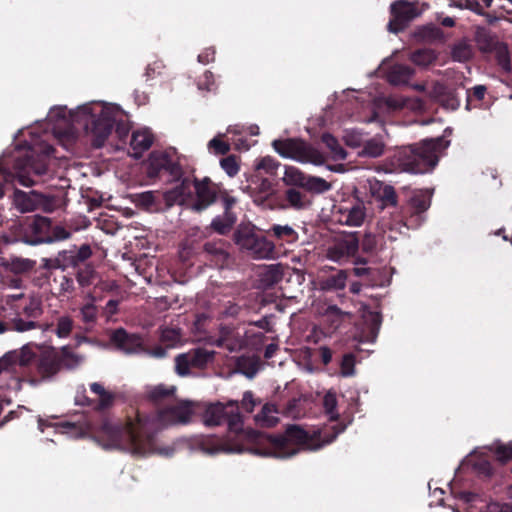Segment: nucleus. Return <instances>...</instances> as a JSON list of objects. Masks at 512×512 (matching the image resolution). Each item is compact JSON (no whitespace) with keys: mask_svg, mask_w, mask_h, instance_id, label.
<instances>
[{"mask_svg":"<svg viewBox=\"0 0 512 512\" xmlns=\"http://www.w3.org/2000/svg\"><path fill=\"white\" fill-rule=\"evenodd\" d=\"M198 89L207 93H218V84L214 74L211 71H205L197 82Z\"/></svg>","mask_w":512,"mask_h":512,"instance_id":"49530a36","label":"nucleus"},{"mask_svg":"<svg viewBox=\"0 0 512 512\" xmlns=\"http://www.w3.org/2000/svg\"><path fill=\"white\" fill-rule=\"evenodd\" d=\"M83 361V357L71 351L69 346L60 349L24 345L7 352L0 358V386L17 389L21 381L36 384L50 381L62 368L73 370Z\"/></svg>","mask_w":512,"mask_h":512,"instance_id":"f03ea898","label":"nucleus"},{"mask_svg":"<svg viewBox=\"0 0 512 512\" xmlns=\"http://www.w3.org/2000/svg\"><path fill=\"white\" fill-rule=\"evenodd\" d=\"M215 351L202 347L189 350L187 353L179 354L175 358V369L180 376H186L191 368H204L208 363L213 362Z\"/></svg>","mask_w":512,"mask_h":512,"instance_id":"f3484780","label":"nucleus"},{"mask_svg":"<svg viewBox=\"0 0 512 512\" xmlns=\"http://www.w3.org/2000/svg\"><path fill=\"white\" fill-rule=\"evenodd\" d=\"M418 35L426 41H442L444 39V32L437 26L427 25L423 26Z\"/></svg>","mask_w":512,"mask_h":512,"instance_id":"8fccbe9b","label":"nucleus"},{"mask_svg":"<svg viewBox=\"0 0 512 512\" xmlns=\"http://www.w3.org/2000/svg\"><path fill=\"white\" fill-rule=\"evenodd\" d=\"M250 308L248 300L241 297L237 299V302H227L222 313L227 317L235 318L240 316L244 310H249Z\"/></svg>","mask_w":512,"mask_h":512,"instance_id":"c03bdc74","label":"nucleus"},{"mask_svg":"<svg viewBox=\"0 0 512 512\" xmlns=\"http://www.w3.org/2000/svg\"><path fill=\"white\" fill-rule=\"evenodd\" d=\"M13 168L15 173L10 172L0 163V199L5 196L6 191L11 188L16 179L23 186H33L36 180L31 178L30 172L33 170L36 176H40L47 171L46 165L43 164L35 168L32 156L29 155L16 158Z\"/></svg>","mask_w":512,"mask_h":512,"instance_id":"9d476101","label":"nucleus"},{"mask_svg":"<svg viewBox=\"0 0 512 512\" xmlns=\"http://www.w3.org/2000/svg\"><path fill=\"white\" fill-rule=\"evenodd\" d=\"M438 54L431 48H420L414 50L409 59L417 66L427 67L437 60Z\"/></svg>","mask_w":512,"mask_h":512,"instance_id":"72a5a7b5","label":"nucleus"},{"mask_svg":"<svg viewBox=\"0 0 512 512\" xmlns=\"http://www.w3.org/2000/svg\"><path fill=\"white\" fill-rule=\"evenodd\" d=\"M27 295L28 294L22 291L11 294H5L2 297V303L6 308L13 310L14 308H16V305H19L21 302L25 301Z\"/></svg>","mask_w":512,"mask_h":512,"instance_id":"4d7b16f0","label":"nucleus"},{"mask_svg":"<svg viewBox=\"0 0 512 512\" xmlns=\"http://www.w3.org/2000/svg\"><path fill=\"white\" fill-rule=\"evenodd\" d=\"M194 414L191 401L172 402L155 413L135 411L123 423L104 420L97 433V440L105 448H115L134 456H146L156 451V432L166 426L186 425Z\"/></svg>","mask_w":512,"mask_h":512,"instance_id":"f257e3e1","label":"nucleus"},{"mask_svg":"<svg viewBox=\"0 0 512 512\" xmlns=\"http://www.w3.org/2000/svg\"><path fill=\"white\" fill-rule=\"evenodd\" d=\"M340 374L343 377H350L355 374V355L344 354L340 362Z\"/></svg>","mask_w":512,"mask_h":512,"instance_id":"864d4df0","label":"nucleus"},{"mask_svg":"<svg viewBox=\"0 0 512 512\" xmlns=\"http://www.w3.org/2000/svg\"><path fill=\"white\" fill-rule=\"evenodd\" d=\"M173 193L180 202L189 201L191 203L194 198V180L184 178L181 183L174 188Z\"/></svg>","mask_w":512,"mask_h":512,"instance_id":"ea45409f","label":"nucleus"},{"mask_svg":"<svg viewBox=\"0 0 512 512\" xmlns=\"http://www.w3.org/2000/svg\"><path fill=\"white\" fill-rule=\"evenodd\" d=\"M239 402L230 400L226 403L209 404L203 413L206 426H218L226 423L230 432L239 434L243 431V415L239 411Z\"/></svg>","mask_w":512,"mask_h":512,"instance_id":"1a4fd4ad","label":"nucleus"},{"mask_svg":"<svg viewBox=\"0 0 512 512\" xmlns=\"http://www.w3.org/2000/svg\"><path fill=\"white\" fill-rule=\"evenodd\" d=\"M446 134H451L450 128H446L442 136L426 138L418 143L400 147L392 157V165L401 172L413 174L432 171L450 145V141L446 140Z\"/></svg>","mask_w":512,"mask_h":512,"instance_id":"39448f33","label":"nucleus"},{"mask_svg":"<svg viewBox=\"0 0 512 512\" xmlns=\"http://www.w3.org/2000/svg\"><path fill=\"white\" fill-rule=\"evenodd\" d=\"M254 190H258L262 194L269 195L273 192V183L270 179L260 176L256 184H253Z\"/></svg>","mask_w":512,"mask_h":512,"instance_id":"338daca9","label":"nucleus"},{"mask_svg":"<svg viewBox=\"0 0 512 512\" xmlns=\"http://www.w3.org/2000/svg\"><path fill=\"white\" fill-rule=\"evenodd\" d=\"M201 255L210 263V266L223 268L229 258L227 242L222 239L207 241L203 244Z\"/></svg>","mask_w":512,"mask_h":512,"instance_id":"b1692460","label":"nucleus"},{"mask_svg":"<svg viewBox=\"0 0 512 512\" xmlns=\"http://www.w3.org/2000/svg\"><path fill=\"white\" fill-rule=\"evenodd\" d=\"M16 231L19 240L29 245L54 243L71 237V231L63 225L39 215L20 222Z\"/></svg>","mask_w":512,"mask_h":512,"instance_id":"0eeeda50","label":"nucleus"},{"mask_svg":"<svg viewBox=\"0 0 512 512\" xmlns=\"http://www.w3.org/2000/svg\"><path fill=\"white\" fill-rule=\"evenodd\" d=\"M474 469L484 477H490L493 474L491 462L484 458H480L474 463Z\"/></svg>","mask_w":512,"mask_h":512,"instance_id":"e2e57ef3","label":"nucleus"},{"mask_svg":"<svg viewBox=\"0 0 512 512\" xmlns=\"http://www.w3.org/2000/svg\"><path fill=\"white\" fill-rule=\"evenodd\" d=\"M347 277L348 275L346 270H339L336 274H332L325 279L323 288L327 290L344 289Z\"/></svg>","mask_w":512,"mask_h":512,"instance_id":"37998d69","label":"nucleus"},{"mask_svg":"<svg viewBox=\"0 0 512 512\" xmlns=\"http://www.w3.org/2000/svg\"><path fill=\"white\" fill-rule=\"evenodd\" d=\"M379 198L383 206H395L397 203V194L391 185H384L380 189Z\"/></svg>","mask_w":512,"mask_h":512,"instance_id":"5fc2aeb1","label":"nucleus"},{"mask_svg":"<svg viewBox=\"0 0 512 512\" xmlns=\"http://www.w3.org/2000/svg\"><path fill=\"white\" fill-rule=\"evenodd\" d=\"M419 1L397 0L390 5L391 19L388 22V31L398 33L420 16L423 9L418 8Z\"/></svg>","mask_w":512,"mask_h":512,"instance_id":"f8f14e48","label":"nucleus"},{"mask_svg":"<svg viewBox=\"0 0 512 512\" xmlns=\"http://www.w3.org/2000/svg\"><path fill=\"white\" fill-rule=\"evenodd\" d=\"M92 249L89 244H82L79 248L63 250L58 253L55 259H45V268H57L66 271L72 268L74 271L84 264L92 256Z\"/></svg>","mask_w":512,"mask_h":512,"instance_id":"ddd939ff","label":"nucleus"},{"mask_svg":"<svg viewBox=\"0 0 512 512\" xmlns=\"http://www.w3.org/2000/svg\"><path fill=\"white\" fill-rule=\"evenodd\" d=\"M29 149L33 155L36 154L46 157L53 156L55 152V148L53 147V145L43 137L33 139L30 143Z\"/></svg>","mask_w":512,"mask_h":512,"instance_id":"79ce46f5","label":"nucleus"},{"mask_svg":"<svg viewBox=\"0 0 512 512\" xmlns=\"http://www.w3.org/2000/svg\"><path fill=\"white\" fill-rule=\"evenodd\" d=\"M180 339V333L172 328H165L161 333V341L167 343L169 347L174 346Z\"/></svg>","mask_w":512,"mask_h":512,"instance_id":"680f3d73","label":"nucleus"},{"mask_svg":"<svg viewBox=\"0 0 512 512\" xmlns=\"http://www.w3.org/2000/svg\"><path fill=\"white\" fill-rule=\"evenodd\" d=\"M90 390L99 396V401L95 403V409L106 410L110 408L115 400V395L106 391L102 384L94 382L90 385Z\"/></svg>","mask_w":512,"mask_h":512,"instance_id":"473e14b6","label":"nucleus"},{"mask_svg":"<svg viewBox=\"0 0 512 512\" xmlns=\"http://www.w3.org/2000/svg\"><path fill=\"white\" fill-rule=\"evenodd\" d=\"M50 327L57 337L67 338L73 330L74 320L68 315H63L58 317L55 324L52 323Z\"/></svg>","mask_w":512,"mask_h":512,"instance_id":"4c0bfd02","label":"nucleus"},{"mask_svg":"<svg viewBox=\"0 0 512 512\" xmlns=\"http://www.w3.org/2000/svg\"><path fill=\"white\" fill-rule=\"evenodd\" d=\"M236 366L244 375L252 378L258 371V365L249 357L241 356L236 360Z\"/></svg>","mask_w":512,"mask_h":512,"instance_id":"09e8293b","label":"nucleus"},{"mask_svg":"<svg viewBox=\"0 0 512 512\" xmlns=\"http://www.w3.org/2000/svg\"><path fill=\"white\" fill-rule=\"evenodd\" d=\"M377 246L376 237L372 234H365L361 241L362 251L365 253H372Z\"/></svg>","mask_w":512,"mask_h":512,"instance_id":"774afa93","label":"nucleus"},{"mask_svg":"<svg viewBox=\"0 0 512 512\" xmlns=\"http://www.w3.org/2000/svg\"><path fill=\"white\" fill-rule=\"evenodd\" d=\"M236 221L237 216L235 213H223L212 220L210 227L220 235H227L233 229Z\"/></svg>","mask_w":512,"mask_h":512,"instance_id":"7c9ffc66","label":"nucleus"},{"mask_svg":"<svg viewBox=\"0 0 512 512\" xmlns=\"http://www.w3.org/2000/svg\"><path fill=\"white\" fill-rule=\"evenodd\" d=\"M147 173L150 178H157L162 174H167L177 179L181 176L182 169L167 153L153 151L149 155Z\"/></svg>","mask_w":512,"mask_h":512,"instance_id":"aec40b11","label":"nucleus"},{"mask_svg":"<svg viewBox=\"0 0 512 512\" xmlns=\"http://www.w3.org/2000/svg\"><path fill=\"white\" fill-rule=\"evenodd\" d=\"M257 404H259V401L254 398L252 391H245L243 393L241 407L245 412L251 413Z\"/></svg>","mask_w":512,"mask_h":512,"instance_id":"0e129e2a","label":"nucleus"},{"mask_svg":"<svg viewBox=\"0 0 512 512\" xmlns=\"http://www.w3.org/2000/svg\"><path fill=\"white\" fill-rule=\"evenodd\" d=\"M343 140L351 148H359L365 142V134L358 129H347L344 132Z\"/></svg>","mask_w":512,"mask_h":512,"instance_id":"de8ad7c7","label":"nucleus"},{"mask_svg":"<svg viewBox=\"0 0 512 512\" xmlns=\"http://www.w3.org/2000/svg\"><path fill=\"white\" fill-rule=\"evenodd\" d=\"M80 287H88L94 284L97 272L91 263L84 264L73 272Z\"/></svg>","mask_w":512,"mask_h":512,"instance_id":"f704fd0d","label":"nucleus"},{"mask_svg":"<svg viewBox=\"0 0 512 512\" xmlns=\"http://www.w3.org/2000/svg\"><path fill=\"white\" fill-rule=\"evenodd\" d=\"M272 147L281 157L300 163L320 165L324 162L321 152L301 138L275 139Z\"/></svg>","mask_w":512,"mask_h":512,"instance_id":"9b49d317","label":"nucleus"},{"mask_svg":"<svg viewBox=\"0 0 512 512\" xmlns=\"http://www.w3.org/2000/svg\"><path fill=\"white\" fill-rule=\"evenodd\" d=\"M358 235V232H352L336 239L327 249V258L339 263H344L354 258L360 246Z\"/></svg>","mask_w":512,"mask_h":512,"instance_id":"6ab92c4d","label":"nucleus"},{"mask_svg":"<svg viewBox=\"0 0 512 512\" xmlns=\"http://www.w3.org/2000/svg\"><path fill=\"white\" fill-rule=\"evenodd\" d=\"M146 83L151 86L170 88L173 79L170 69L161 59L149 63L144 73Z\"/></svg>","mask_w":512,"mask_h":512,"instance_id":"5701e85b","label":"nucleus"},{"mask_svg":"<svg viewBox=\"0 0 512 512\" xmlns=\"http://www.w3.org/2000/svg\"><path fill=\"white\" fill-rule=\"evenodd\" d=\"M282 180L286 186H290L285 191V200L296 210L311 205L312 201L308 194L320 195L332 189V184L324 178L306 174L295 166H285Z\"/></svg>","mask_w":512,"mask_h":512,"instance_id":"423d86ee","label":"nucleus"},{"mask_svg":"<svg viewBox=\"0 0 512 512\" xmlns=\"http://www.w3.org/2000/svg\"><path fill=\"white\" fill-rule=\"evenodd\" d=\"M218 199L222 202L224 213H233L232 208L237 202L235 197L231 196L226 190L220 189Z\"/></svg>","mask_w":512,"mask_h":512,"instance_id":"052dcab7","label":"nucleus"},{"mask_svg":"<svg viewBox=\"0 0 512 512\" xmlns=\"http://www.w3.org/2000/svg\"><path fill=\"white\" fill-rule=\"evenodd\" d=\"M322 143L330 150L333 156L337 159H346L347 153L344 148L339 144V141L330 133H324L321 137Z\"/></svg>","mask_w":512,"mask_h":512,"instance_id":"a19ab883","label":"nucleus"},{"mask_svg":"<svg viewBox=\"0 0 512 512\" xmlns=\"http://www.w3.org/2000/svg\"><path fill=\"white\" fill-rule=\"evenodd\" d=\"M415 75V69L409 65L395 63L386 71V80L392 86L404 87L411 86L413 90L418 92L426 91L425 83L412 84L411 80Z\"/></svg>","mask_w":512,"mask_h":512,"instance_id":"412c9836","label":"nucleus"},{"mask_svg":"<svg viewBox=\"0 0 512 512\" xmlns=\"http://www.w3.org/2000/svg\"><path fill=\"white\" fill-rule=\"evenodd\" d=\"M15 314L13 319L9 321L0 318V334L8 331L26 332L39 328L38 322L35 320L43 314L42 299L34 293H30L25 301L16 305L12 310Z\"/></svg>","mask_w":512,"mask_h":512,"instance_id":"6e6552de","label":"nucleus"},{"mask_svg":"<svg viewBox=\"0 0 512 512\" xmlns=\"http://www.w3.org/2000/svg\"><path fill=\"white\" fill-rule=\"evenodd\" d=\"M431 205V197L424 193L413 195L401 208V219L408 229L418 228L425 220V213Z\"/></svg>","mask_w":512,"mask_h":512,"instance_id":"2eb2a0df","label":"nucleus"},{"mask_svg":"<svg viewBox=\"0 0 512 512\" xmlns=\"http://www.w3.org/2000/svg\"><path fill=\"white\" fill-rule=\"evenodd\" d=\"M234 240L237 245L250 250L258 258L269 257L274 249L273 243L247 227L237 229L234 233Z\"/></svg>","mask_w":512,"mask_h":512,"instance_id":"dca6fc26","label":"nucleus"},{"mask_svg":"<svg viewBox=\"0 0 512 512\" xmlns=\"http://www.w3.org/2000/svg\"><path fill=\"white\" fill-rule=\"evenodd\" d=\"M267 233L277 241L288 244L295 243L298 240V233L289 225L274 224Z\"/></svg>","mask_w":512,"mask_h":512,"instance_id":"2f4dec72","label":"nucleus"},{"mask_svg":"<svg viewBox=\"0 0 512 512\" xmlns=\"http://www.w3.org/2000/svg\"><path fill=\"white\" fill-rule=\"evenodd\" d=\"M220 187L213 183L210 178L205 177L202 180L194 178L195 196L189 207L192 211L202 212L218 199Z\"/></svg>","mask_w":512,"mask_h":512,"instance_id":"a211bd4d","label":"nucleus"},{"mask_svg":"<svg viewBox=\"0 0 512 512\" xmlns=\"http://www.w3.org/2000/svg\"><path fill=\"white\" fill-rule=\"evenodd\" d=\"M153 144V135L147 131H135L132 133L130 146L133 150V157L139 159L143 152L148 150Z\"/></svg>","mask_w":512,"mask_h":512,"instance_id":"c85d7f7f","label":"nucleus"},{"mask_svg":"<svg viewBox=\"0 0 512 512\" xmlns=\"http://www.w3.org/2000/svg\"><path fill=\"white\" fill-rule=\"evenodd\" d=\"M454 61L465 62L473 56V46L466 40L455 43L451 50Z\"/></svg>","mask_w":512,"mask_h":512,"instance_id":"58836bf2","label":"nucleus"},{"mask_svg":"<svg viewBox=\"0 0 512 512\" xmlns=\"http://www.w3.org/2000/svg\"><path fill=\"white\" fill-rule=\"evenodd\" d=\"M323 407L325 409L326 414L329 415L330 420L337 421L339 418V414L336 411L337 408V398L336 394L333 392H327L323 398Z\"/></svg>","mask_w":512,"mask_h":512,"instance_id":"3c124183","label":"nucleus"},{"mask_svg":"<svg viewBox=\"0 0 512 512\" xmlns=\"http://www.w3.org/2000/svg\"><path fill=\"white\" fill-rule=\"evenodd\" d=\"M235 334H237L234 330V328L229 326H221L219 329V335L218 337L213 341V344L215 346H222L225 341L227 342L228 339L233 337Z\"/></svg>","mask_w":512,"mask_h":512,"instance_id":"69168bd1","label":"nucleus"},{"mask_svg":"<svg viewBox=\"0 0 512 512\" xmlns=\"http://www.w3.org/2000/svg\"><path fill=\"white\" fill-rule=\"evenodd\" d=\"M343 429V427L332 426L329 431H317L309 435L300 426L289 425L283 434L267 435L268 447L258 448L255 453L261 456L287 458L297 454L301 448L315 451L332 443Z\"/></svg>","mask_w":512,"mask_h":512,"instance_id":"20e7f679","label":"nucleus"},{"mask_svg":"<svg viewBox=\"0 0 512 512\" xmlns=\"http://www.w3.org/2000/svg\"><path fill=\"white\" fill-rule=\"evenodd\" d=\"M111 343L126 354L147 352L144 340L139 334L128 333L124 328L115 329L110 336Z\"/></svg>","mask_w":512,"mask_h":512,"instance_id":"4be33fe9","label":"nucleus"},{"mask_svg":"<svg viewBox=\"0 0 512 512\" xmlns=\"http://www.w3.org/2000/svg\"><path fill=\"white\" fill-rule=\"evenodd\" d=\"M73 122L85 130L94 148L103 147L114 128L122 142L126 141L130 132L120 106L104 101H91L79 106L73 115Z\"/></svg>","mask_w":512,"mask_h":512,"instance_id":"7ed1b4c3","label":"nucleus"},{"mask_svg":"<svg viewBox=\"0 0 512 512\" xmlns=\"http://www.w3.org/2000/svg\"><path fill=\"white\" fill-rule=\"evenodd\" d=\"M176 387L159 384L147 391V399L157 407H167L175 400Z\"/></svg>","mask_w":512,"mask_h":512,"instance_id":"bb28decb","label":"nucleus"},{"mask_svg":"<svg viewBox=\"0 0 512 512\" xmlns=\"http://www.w3.org/2000/svg\"><path fill=\"white\" fill-rule=\"evenodd\" d=\"M385 150L384 142L379 138L366 139L362 145L359 156L377 158L380 157Z\"/></svg>","mask_w":512,"mask_h":512,"instance_id":"e433bc0d","label":"nucleus"},{"mask_svg":"<svg viewBox=\"0 0 512 512\" xmlns=\"http://www.w3.org/2000/svg\"><path fill=\"white\" fill-rule=\"evenodd\" d=\"M277 413L275 405L266 403L263 405L261 411L255 416L258 425L262 427H273L279 419L274 414Z\"/></svg>","mask_w":512,"mask_h":512,"instance_id":"c9c22d12","label":"nucleus"},{"mask_svg":"<svg viewBox=\"0 0 512 512\" xmlns=\"http://www.w3.org/2000/svg\"><path fill=\"white\" fill-rule=\"evenodd\" d=\"M490 451L495 455V459L501 464H505L512 460V442L507 444H495V446L490 447Z\"/></svg>","mask_w":512,"mask_h":512,"instance_id":"a18cd8bd","label":"nucleus"},{"mask_svg":"<svg viewBox=\"0 0 512 512\" xmlns=\"http://www.w3.org/2000/svg\"><path fill=\"white\" fill-rule=\"evenodd\" d=\"M208 149L216 155H225L230 151V144L215 137L209 141Z\"/></svg>","mask_w":512,"mask_h":512,"instance_id":"13d9d810","label":"nucleus"},{"mask_svg":"<svg viewBox=\"0 0 512 512\" xmlns=\"http://www.w3.org/2000/svg\"><path fill=\"white\" fill-rule=\"evenodd\" d=\"M326 317L331 320L332 327L337 329L343 321L344 313L335 305L326 310Z\"/></svg>","mask_w":512,"mask_h":512,"instance_id":"bf43d9fd","label":"nucleus"},{"mask_svg":"<svg viewBox=\"0 0 512 512\" xmlns=\"http://www.w3.org/2000/svg\"><path fill=\"white\" fill-rule=\"evenodd\" d=\"M280 163L270 156L263 157L255 164V172L250 176L248 181L250 184H256L260 176L276 175Z\"/></svg>","mask_w":512,"mask_h":512,"instance_id":"c756f323","label":"nucleus"},{"mask_svg":"<svg viewBox=\"0 0 512 512\" xmlns=\"http://www.w3.org/2000/svg\"><path fill=\"white\" fill-rule=\"evenodd\" d=\"M47 271L45 276L48 279L51 292L56 296H64L66 294H72L75 291L74 278L70 274H66L65 271L60 270L56 272L57 268H46Z\"/></svg>","mask_w":512,"mask_h":512,"instance_id":"393cba45","label":"nucleus"},{"mask_svg":"<svg viewBox=\"0 0 512 512\" xmlns=\"http://www.w3.org/2000/svg\"><path fill=\"white\" fill-rule=\"evenodd\" d=\"M98 309L93 303H87L80 308L81 320L86 324H94L97 320Z\"/></svg>","mask_w":512,"mask_h":512,"instance_id":"6e6d98bb","label":"nucleus"},{"mask_svg":"<svg viewBox=\"0 0 512 512\" xmlns=\"http://www.w3.org/2000/svg\"><path fill=\"white\" fill-rule=\"evenodd\" d=\"M424 98H373L371 121H378L384 115H394L404 108L420 109Z\"/></svg>","mask_w":512,"mask_h":512,"instance_id":"4468645a","label":"nucleus"},{"mask_svg":"<svg viewBox=\"0 0 512 512\" xmlns=\"http://www.w3.org/2000/svg\"><path fill=\"white\" fill-rule=\"evenodd\" d=\"M35 265L36 261L17 256L2 258L0 263L5 271L16 275L28 274L35 268Z\"/></svg>","mask_w":512,"mask_h":512,"instance_id":"cd10ccee","label":"nucleus"},{"mask_svg":"<svg viewBox=\"0 0 512 512\" xmlns=\"http://www.w3.org/2000/svg\"><path fill=\"white\" fill-rule=\"evenodd\" d=\"M221 168L228 176L234 177L240 169L238 157L236 155H228L220 160Z\"/></svg>","mask_w":512,"mask_h":512,"instance_id":"603ef678","label":"nucleus"},{"mask_svg":"<svg viewBox=\"0 0 512 512\" xmlns=\"http://www.w3.org/2000/svg\"><path fill=\"white\" fill-rule=\"evenodd\" d=\"M339 213L340 222L349 226H360L366 215L364 203L359 199H355L349 205L340 206Z\"/></svg>","mask_w":512,"mask_h":512,"instance_id":"a878e982","label":"nucleus"}]
</instances>
